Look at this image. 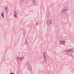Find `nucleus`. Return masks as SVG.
I'll use <instances>...</instances> for the list:
<instances>
[{
  "instance_id": "3",
  "label": "nucleus",
  "mask_w": 74,
  "mask_h": 74,
  "mask_svg": "<svg viewBox=\"0 0 74 74\" xmlns=\"http://www.w3.org/2000/svg\"><path fill=\"white\" fill-rule=\"evenodd\" d=\"M65 42L64 41L60 40L59 41V43L60 45H63L65 44Z\"/></svg>"
},
{
  "instance_id": "1",
  "label": "nucleus",
  "mask_w": 74,
  "mask_h": 74,
  "mask_svg": "<svg viewBox=\"0 0 74 74\" xmlns=\"http://www.w3.org/2000/svg\"><path fill=\"white\" fill-rule=\"evenodd\" d=\"M69 8L65 6L63 8V10H62V13L63 12H66L68 10Z\"/></svg>"
},
{
  "instance_id": "14",
  "label": "nucleus",
  "mask_w": 74,
  "mask_h": 74,
  "mask_svg": "<svg viewBox=\"0 0 74 74\" xmlns=\"http://www.w3.org/2000/svg\"><path fill=\"white\" fill-rule=\"evenodd\" d=\"M36 24L37 25H38V23L37 22L36 23Z\"/></svg>"
},
{
  "instance_id": "9",
  "label": "nucleus",
  "mask_w": 74,
  "mask_h": 74,
  "mask_svg": "<svg viewBox=\"0 0 74 74\" xmlns=\"http://www.w3.org/2000/svg\"><path fill=\"white\" fill-rule=\"evenodd\" d=\"M4 12H3L1 14V15L3 17H4Z\"/></svg>"
},
{
  "instance_id": "2",
  "label": "nucleus",
  "mask_w": 74,
  "mask_h": 74,
  "mask_svg": "<svg viewBox=\"0 0 74 74\" xmlns=\"http://www.w3.org/2000/svg\"><path fill=\"white\" fill-rule=\"evenodd\" d=\"M43 55L44 60L45 62H46V60H47V58H46V57L47 56V53L45 52H44Z\"/></svg>"
},
{
  "instance_id": "5",
  "label": "nucleus",
  "mask_w": 74,
  "mask_h": 74,
  "mask_svg": "<svg viewBox=\"0 0 74 74\" xmlns=\"http://www.w3.org/2000/svg\"><path fill=\"white\" fill-rule=\"evenodd\" d=\"M70 52V49H67L65 51V52L66 53H68V52Z\"/></svg>"
},
{
  "instance_id": "7",
  "label": "nucleus",
  "mask_w": 74,
  "mask_h": 74,
  "mask_svg": "<svg viewBox=\"0 0 74 74\" xmlns=\"http://www.w3.org/2000/svg\"><path fill=\"white\" fill-rule=\"evenodd\" d=\"M7 8H8V7H5V11L6 12H8V10H7Z\"/></svg>"
},
{
  "instance_id": "8",
  "label": "nucleus",
  "mask_w": 74,
  "mask_h": 74,
  "mask_svg": "<svg viewBox=\"0 0 74 74\" xmlns=\"http://www.w3.org/2000/svg\"><path fill=\"white\" fill-rule=\"evenodd\" d=\"M17 14H16V12H15L14 13V16L15 17V18H16L17 17Z\"/></svg>"
},
{
  "instance_id": "4",
  "label": "nucleus",
  "mask_w": 74,
  "mask_h": 74,
  "mask_svg": "<svg viewBox=\"0 0 74 74\" xmlns=\"http://www.w3.org/2000/svg\"><path fill=\"white\" fill-rule=\"evenodd\" d=\"M51 21L52 20H51V19L48 20L47 22V24H48V25H50V24L51 23Z\"/></svg>"
},
{
  "instance_id": "10",
  "label": "nucleus",
  "mask_w": 74,
  "mask_h": 74,
  "mask_svg": "<svg viewBox=\"0 0 74 74\" xmlns=\"http://www.w3.org/2000/svg\"><path fill=\"white\" fill-rule=\"evenodd\" d=\"M74 51V48H72L71 49H70V52H72V51Z\"/></svg>"
},
{
  "instance_id": "12",
  "label": "nucleus",
  "mask_w": 74,
  "mask_h": 74,
  "mask_svg": "<svg viewBox=\"0 0 74 74\" xmlns=\"http://www.w3.org/2000/svg\"><path fill=\"white\" fill-rule=\"evenodd\" d=\"M27 64L28 66H30V64H29V63H27Z\"/></svg>"
},
{
  "instance_id": "13",
  "label": "nucleus",
  "mask_w": 74,
  "mask_h": 74,
  "mask_svg": "<svg viewBox=\"0 0 74 74\" xmlns=\"http://www.w3.org/2000/svg\"><path fill=\"white\" fill-rule=\"evenodd\" d=\"M17 59L18 60H19V59H21V58H19V57H17Z\"/></svg>"
},
{
  "instance_id": "15",
  "label": "nucleus",
  "mask_w": 74,
  "mask_h": 74,
  "mask_svg": "<svg viewBox=\"0 0 74 74\" xmlns=\"http://www.w3.org/2000/svg\"><path fill=\"white\" fill-rule=\"evenodd\" d=\"M10 74H14V73H11Z\"/></svg>"
},
{
  "instance_id": "6",
  "label": "nucleus",
  "mask_w": 74,
  "mask_h": 74,
  "mask_svg": "<svg viewBox=\"0 0 74 74\" xmlns=\"http://www.w3.org/2000/svg\"><path fill=\"white\" fill-rule=\"evenodd\" d=\"M33 5H36V1H35V0H34L33 1Z\"/></svg>"
},
{
  "instance_id": "11",
  "label": "nucleus",
  "mask_w": 74,
  "mask_h": 74,
  "mask_svg": "<svg viewBox=\"0 0 74 74\" xmlns=\"http://www.w3.org/2000/svg\"><path fill=\"white\" fill-rule=\"evenodd\" d=\"M24 59V58L23 57H22L21 58V61H22V60H23V59Z\"/></svg>"
}]
</instances>
